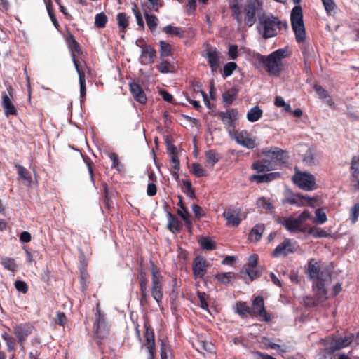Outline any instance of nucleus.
<instances>
[{"instance_id":"obj_30","label":"nucleus","mask_w":359,"mask_h":359,"mask_svg":"<svg viewBox=\"0 0 359 359\" xmlns=\"http://www.w3.org/2000/svg\"><path fill=\"white\" fill-rule=\"evenodd\" d=\"M18 169V173L20 179L27 185H30L32 183V177L29 171L21 165H16Z\"/></svg>"},{"instance_id":"obj_5","label":"nucleus","mask_w":359,"mask_h":359,"mask_svg":"<svg viewBox=\"0 0 359 359\" xmlns=\"http://www.w3.org/2000/svg\"><path fill=\"white\" fill-rule=\"evenodd\" d=\"M151 292L154 299L159 304L163 298V278L159 270L151 262Z\"/></svg>"},{"instance_id":"obj_14","label":"nucleus","mask_w":359,"mask_h":359,"mask_svg":"<svg viewBox=\"0 0 359 359\" xmlns=\"http://www.w3.org/2000/svg\"><path fill=\"white\" fill-rule=\"evenodd\" d=\"M208 266V262L203 257H198L193 264V272L196 278H203Z\"/></svg>"},{"instance_id":"obj_38","label":"nucleus","mask_w":359,"mask_h":359,"mask_svg":"<svg viewBox=\"0 0 359 359\" xmlns=\"http://www.w3.org/2000/svg\"><path fill=\"white\" fill-rule=\"evenodd\" d=\"M205 156L207 158L206 166L210 168H213L215 164L219 161V155L212 151H206Z\"/></svg>"},{"instance_id":"obj_18","label":"nucleus","mask_w":359,"mask_h":359,"mask_svg":"<svg viewBox=\"0 0 359 359\" xmlns=\"http://www.w3.org/2000/svg\"><path fill=\"white\" fill-rule=\"evenodd\" d=\"M130 90L133 98L140 104L147 102V96L142 87L137 83H130Z\"/></svg>"},{"instance_id":"obj_3","label":"nucleus","mask_w":359,"mask_h":359,"mask_svg":"<svg viewBox=\"0 0 359 359\" xmlns=\"http://www.w3.org/2000/svg\"><path fill=\"white\" fill-rule=\"evenodd\" d=\"M280 25V20L273 15H263L259 18L257 30L264 39H268L277 34Z\"/></svg>"},{"instance_id":"obj_7","label":"nucleus","mask_w":359,"mask_h":359,"mask_svg":"<svg viewBox=\"0 0 359 359\" xmlns=\"http://www.w3.org/2000/svg\"><path fill=\"white\" fill-rule=\"evenodd\" d=\"M229 135L238 144L247 149H252L257 145V138L255 137H252L250 133L245 130H235Z\"/></svg>"},{"instance_id":"obj_8","label":"nucleus","mask_w":359,"mask_h":359,"mask_svg":"<svg viewBox=\"0 0 359 359\" xmlns=\"http://www.w3.org/2000/svg\"><path fill=\"white\" fill-rule=\"evenodd\" d=\"M33 330L34 326L30 323L15 324L13 326V334L17 337L20 349L24 353H25L24 342Z\"/></svg>"},{"instance_id":"obj_50","label":"nucleus","mask_w":359,"mask_h":359,"mask_svg":"<svg viewBox=\"0 0 359 359\" xmlns=\"http://www.w3.org/2000/svg\"><path fill=\"white\" fill-rule=\"evenodd\" d=\"M107 22V17L104 13H100L95 15V25L97 27H104Z\"/></svg>"},{"instance_id":"obj_51","label":"nucleus","mask_w":359,"mask_h":359,"mask_svg":"<svg viewBox=\"0 0 359 359\" xmlns=\"http://www.w3.org/2000/svg\"><path fill=\"white\" fill-rule=\"evenodd\" d=\"M309 233L315 238H325L329 235L327 231L318 227L310 229Z\"/></svg>"},{"instance_id":"obj_56","label":"nucleus","mask_w":359,"mask_h":359,"mask_svg":"<svg viewBox=\"0 0 359 359\" xmlns=\"http://www.w3.org/2000/svg\"><path fill=\"white\" fill-rule=\"evenodd\" d=\"M232 15L236 19L238 25L240 26L243 22V16L240 7L237 4L231 6Z\"/></svg>"},{"instance_id":"obj_1","label":"nucleus","mask_w":359,"mask_h":359,"mask_svg":"<svg viewBox=\"0 0 359 359\" xmlns=\"http://www.w3.org/2000/svg\"><path fill=\"white\" fill-rule=\"evenodd\" d=\"M307 273L313 280V290L318 301L323 302L327 299V286L331 283V275L327 270H321L320 264L314 259L308 264Z\"/></svg>"},{"instance_id":"obj_6","label":"nucleus","mask_w":359,"mask_h":359,"mask_svg":"<svg viewBox=\"0 0 359 359\" xmlns=\"http://www.w3.org/2000/svg\"><path fill=\"white\" fill-rule=\"evenodd\" d=\"M292 180L298 187L304 191H313L317 188L314 176L309 172L297 171Z\"/></svg>"},{"instance_id":"obj_24","label":"nucleus","mask_w":359,"mask_h":359,"mask_svg":"<svg viewBox=\"0 0 359 359\" xmlns=\"http://www.w3.org/2000/svg\"><path fill=\"white\" fill-rule=\"evenodd\" d=\"M279 223L283 225L285 229L290 232L298 230L301 226L294 217L280 219Z\"/></svg>"},{"instance_id":"obj_11","label":"nucleus","mask_w":359,"mask_h":359,"mask_svg":"<svg viewBox=\"0 0 359 359\" xmlns=\"http://www.w3.org/2000/svg\"><path fill=\"white\" fill-rule=\"evenodd\" d=\"M223 123L226 126L229 133L230 134L234 129V121L238 119V113L234 109H229L226 111L219 114Z\"/></svg>"},{"instance_id":"obj_36","label":"nucleus","mask_w":359,"mask_h":359,"mask_svg":"<svg viewBox=\"0 0 359 359\" xmlns=\"http://www.w3.org/2000/svg\"><path fill=\"white\" fill-rule=\"evenodd\" d=\"M233 278L234 273L231 272L220 273L215 276L217 281L224 285L229 284Z\"/></svg>"},{"instance_id":"obj_39","label":"nucleus","mask_w":359,"mask_h":359,"mask_svg":"<svg viewBox=\"0 0 359 359\" xmlns=\"http://www.w3.org/2000/svg\"><path fill=\"white\" fill-rule=\"evenodd\" d=\"M168 228L173 233L179 232L180 229V222L170 212L168 214Z\"/></svg>"},{"instance_id":"obj_33","label":"nucleus","mask_w":359,"mask_h":359,"mask_svg":"<svg viewBox=\"0 0 359 359\" xmlns=\"http://www.w3.org/2000/svg\"><path fill=\"white\" fill-rule=\"evenodd\" d=\"M303 161L307 165H315L318 162L316 152L313 149H309L304 154Z\"/></svg>"},{"instance_id":"obj_61","label":"nucleus","mask_w":359,"mask_h":359,"mask_svg":"<svg viewBox=\"0 0 359 359\" xmlns=\"http://www.w3.org/2000/svg\"><path fill=\"white\" fill-rule=\"evenodd\" d=\"M161 359H171V354L169 348L165 344H162L161 352Z\"/></svg>"},{"instance_id":"obj_58","label":"nucleus","mask_w":359,"mask_h":359,"mask_svg":"<svg viewBox=\"0 0 359 359\" xmlns=\"http://www.w3.org/2000/svg\"><path fill=\"white\" fill-rule=\"evenodd\" d=\"M199 243H200L201 248L205 250H212L215 248L213 242L208 238H202L199 241Z\"/></svg>"},{"instance_id":"obj_16","label":"nucleus","mask_w":359,"mask_h":359,"mask_svg":"<svg viewBox=\"0 0 359 359\" xmlns=\"http://www.w3.org/2000/svg\"><path fill=\"white\" fill-rule=\"evenodd\" d=\"M252 168L258 172H263L276 170V166L273 165V163H271L270 160L265 156L264 158L254 162L252 165Z\"/></svg>"},{"instance_id":"obj_10","label":"nucleus","mask_w":359,"mask_h":359,"mask_svg":"<svg viewBox=\"0 0 359 359\" xmlns=\"http://www.w3.org/2000/svg\"><path fill=\"white\" fill-rule=\"evenodd\" d=\"M296 250L295 243L290 239H285L272 252L273 257H285Z\"/></svg>"},{"instance_id":"obj_52","label":"nucleus","mask_w":359,"mask_h":359,"mask_svg":"<svg viewBox=\"0 0 359 359\" xmlns=\"http://www.w3.org/2000/svg\"><path fill=\"white\" fill-rule=\"evenodd\" d=\"M237 68V65L233 62H229L224 66L223 77L226 78L231 76L233 72Z\"/></svg>"},{"instance_id":"obj_12","label":"nucleus","mask_w":359,"mask_h":359,"mask_svg":"<svg viewBox=\"0 0 359 359\" xmlns=\"http://www.w3.org/2000/svg\"><path fill=\"white\" fill-rule=\"evenodd\" d=\"M141 54L140 55V62L142 65H149L154 62L156 56V50L149 45L140 46Z\"/></svg>"},{"instance_id":"obj_31","label":"nucleus","mask_w":359,"mask_h":359,"mask_svg":"<svg viewBox=\"0 0 359 359\" xmlns=\"http://www.w3.org/2000/svg\"><path fill=\"white\" fill-rule=\"evenodd\" d=\"M256 205L258 208L266 210L269 211H272L274 208L273 202L266 197L259 198L256 201Z\"/></svg>"},{"instance_id":"obj_19","label":"nucleus","mask_w":359,"mask_h":359,"mask_svg":"<svg viewBox=\"0 0 359 359\" xmlns=\"http://www.w3.org/2000/svg\"><path fill=\"white\" fill-rule=\"evenodd\" d=\"M2 107L4 111L5 116L6 117H9L10 116H15L17 115V109L13 104L11 99L9 96L4 93L2 94Z\"/></svg>"},{"instance_id":"obj_49","label":"nucleus","mask_w":359,"mask_h":359,"mask_svg":"<svg viewBox=\"0 0 359 359\" xmlns=\"http://www.w3.org/2000/svg\"><path fill=\"white\" fill-rule=\"evenodd\" d=\"M170 165L172 167V174L177 178L178 177V171L180 170V161L177 156H171Z\"/></svg>"},{"instance_id":"obj_29","label":"nucleus","mask_w":359,"mask_h":359,"mask_svg":"<svg viewBox=\"0 0 359 359\" xmlns=\"http://www.w3.org/2000/svg\"><path fill=\"white\" fill-rule=\"evenodd\" d=\"M263 114V111L258 107H252L247 113V119L251 123L257 121Z\"/></svg>"},{"instance_id":"obj_13","label":"nucleus","mask_w":359,"mask_h":359,"mask_svg":"<svg viewBox=\"0 0 359 359\" xmlns=\"http://www.w3.org/2000/svg\"><path fill=\"white\" fill-rule=\"evenodd\" d=\"M252 310L265 321L269 320V317L264 309V299L262 297H257L252 302Z\"/></svg>"},{"instance_id":"obj_32","label":"nucleus","mask_w":359,"mask_h":359,"mask_svg":"<svg viewBox=\"0 0 359 359\" xmlns=\"http://www.w3.org/2000/svg\"><path fill=\"white\" fill-rule=\"evenodd\" d=\"M162 30L171 36H179L180 38L184 36V31L181 28L170 25L164 27Z\"/></svg>"},{"instance_id":"obj_64","label":"nucleus","mask_w":359,"mask_h":359,"mask_svg":"<svg viewBox=\"0 0 359 359\" xmlns=\"http://www.w3.org/2000/svg\"><path fill=\"white\" fill-rule=\"evenodd\" d=\"M252 354L255 359H276L269 355L259 351L254 352Z\"/></svg>"},{"instance_id":"obj_20","label":"nucleus","mask_w":359,"mask_h":359,"mask_svg":"<svg viewBox=\"0 0 359 359\" xmlns=\"http://www.w3.org/2000/svg\"><path fill=\"white\" fill-rule=\"evenodd\" d=\"M353 337L352 334H348L332 341L330 346L331 351H334L348 346L351 343Z\"/></svg>"},{"instance_id":"obj_40","label":"nucleus","mask_w":359,"mask_h":359,"mask_svg":"<svg viewBox=\"0 0 359 359\" xmlns=\"http://www.w3.org/2000/svg\"><path fill=\"white\" fill-rule=\"evenodd\" d=\"M2 338L6 342L8 352H11L15 350L16 340L13 337L8 334L6 332H4L2 334Z\"/></svg>"},{"instance_id":"obj_53","label":"nucleus","mask_w":359,"mask_h":359,"mask_svg":"<svg viewBox=\"0 0 359 359\" xmlns=\"http://www.w3.org/2000/svg\"><path fill=\"white\" fill-rule=\"evenodd\" d=\"M132 11L136 18L137 25L143 29L144 28V20L142 14L140 11L138 10L137 6L136 4H134Z\"/></svg>"},{"instance_id":"obj_47","label":"nucleus","mask_w":359,"mask_h":359,"mask_svg":"<svg viewBox=\"0 0 359 359\" xmlns=\"http://www.w3.org/2000/svg\"><path fill=\"white\" fill-rule=\"evenodd\" d=\"M191 172L197 177L206 176L208 175L207 171L203 168V166L198 163L192 164Z\"/></svg>"},{"instance_id":"obj_42","label":"nucleus","mask_w":359,"mask_h":359,"mask_svg":"<svg viewBox=\"0 0 359 359\" xmlns=\"http://www.w3.org/2000/svg\"><path fill=\"white\" fill-rule=\"evenodd\" d=\"M351 175L353 178L359 177V156H353L351 161Z\"/></svg>"},{"instance_id":"obj_27","label":"nucleus","mask_w":359,"mask_h":359,"mask_svg":"<svg viewBox=\"0 0 359 359\" xmlns=\"http://www.w3.org/2000/svg\"><path fill=\"white\" fill-rule=\"evenodd\" d=\"M314 89L316 91L320 99L324 100L325 102L329 105L330 107H334V102H333L331 97L329 95L327 90H325L323 88H322L320 86L316 85L314 86Z\"/></svg>"},{"instance_id":"obj_46","label":"nucleus","mask_w":359,"mask_h":359,"mask_svg":"<svg viewBox=\"0 0 359 359\" xmlns=\"http://www.w3.org/2000/svg\"><path fill=\"white\" fill-rule=\"evenodd\" d=\"M156 68L161 73L167 74L172 72L173 67L168 60H162Z\"/></svg>"},{"instance_id":"obj_43","label":"nucleus","mask_w":359,"mask_h":359,"mask_svg":"<svg viewBox=\"0 0 359 359\" xmlns=\"http://www.w3.org/2000/svg\"><path fill=\"white\" fill-rule=\"evenodd\" d=\"M116 20L119 27L123 32H125L129 23V17L125 13H119Z\"/></svg>"},{"instance_id":"obj_28","label":"nucleus","mask_w":359,"mask_h":359,"mask_svg":"<svg viewBox=\"0 0 359 359\" xmlns=\"http://www.w3.org/2000/svg\"><path fill=\"white\" fill-rule=\"evenodd\" d=\"M266 56L257 53L248 52V60L255 66H264L266 62Z\"/></svg>"},{"instance_id":"obj_23","label":"nucleus","mask_w":359,"mask_h":359,"mask_svg":"<svg viewBox=\"0 0 359 359\" xmlns=\"http://www.w3.org/2000/svg\"><path fill=\"white\" fill-rule=\"evenodd\" d=\"M72 60L74 64L76 72H78L79 77V84H80V93L82 97H84L86 92V81H85V73L80 69L78 62L76 60L74 55L72 54Z\"/></svg>"},{"instance_id":"obj_44","label":"nucleus","mask_w":359,"mask_h":359,"mask_svg":"<svg viewBox=\"0 0 359 359\" xmlns=\"http://www.w3.org/2000/svg\"><path fill=\"white\" fill-rule=\"evenodd\" d=\"M236 311L241 316H246L250 313L251 310L245 302H239L236 304Z\"/></svg>"},{"instance_id":"obj_15","label":"nucleus","mask_w":359,"mask_h":359,"mask_svg":"<svg viewBox=\"0 0 359 359\" xmlns=\"http://www.w3.org/2000/svg\"><path fill=\"white\" fill-rule=\"evenodd\" d=\"M256 4L254 2L248 4L245 8L244 22L249 27L252 26L256 21Z\"/></svg>"},{"instance_id":"obj_21","label":"nucleus","mask_w":359,"mask_h":359,"mask_svg":"<svg viewBox=\"0 0 359 359\" xmlns=\"http://www.w3.org/2000/svg\"><path fill=\"white\" fill-rule=\"evenodd\" d=\"M145 338L147 352L149 353L148 359H153L156 353L155 341L153 332L149 330V329H147L145 332Z\"/></svg>"},{"instance_id":"obj_37","label":"nucleus","mask_w":359,"mask_h":359,"mask_svg":"<svg viewBox=\"0 0 359 359\" xmlns=\"http://www.w3.org/2000/svg\"><path fill=\"white\" fill-rule=\"evenodd\" d=\"M327 15H332L336 13L337 6L334 0H321Z\"/></svg>"},{"instance_id":"obj_60","label":"nucleus","mask_w":359,"mask_h":359,"mask_svg":"<svg viewBox=\"0 0 359 359\" xmlns=\"http://www.w3.org/2000/svg\"><path fill=\"white\" fill-rule=\"evenodd\" d=\"M311 214L309 210L303 211L297 218L296 219L299 222L300 225L303 224L306 220L311 218Z\"/></svg>"},{"instance_id":"obj_26","label":"nucleus","mask_w":359,"mask_h":359,"mask_svg":"<svg viewBox=\"0 0 359 359\" xmlns=\"http://www.w3.org/2000/svg\"><path fill=\"white\" fill-rule=\"evenodd\" d=\"M264 231V226L262 224L255 225L249 233V240L252 242H257L262 237Z\"/></svg>"},{"instance_id":"obj_17","label":"nucleus","mask_w":359,"mask_h":359,"mask_svg":"<svg viewBox=\"0 0 359 359\" xmlns=\"http://www.w3.org/2000/svg\"><path fill=\"white\" fill-rule=\"evenodd\" d=\"M240 212L237 210H228L223 212V216L226 220V225L236 227L239 225L241 218Z\"/></svg>"},{"instance_id":"obj_59","label":"nucleus","mask_w":359,"mask_h":359,"mask_svg":"<svg viewBox=\"0 0 359 359\" xmlns=\"http://www.w3.org/2000/svg\"><path fill=\"white\" fill-rule=\"evenodd\" d=\"M16 290L20 292L25 294L28 290L27 285L22 280H17L15 283Z\"/></svg>"},{"instance_id":"obj_22","label":"nucleus","mask_w":359,"mask_h":359,"mask_svg":"<svg viewBox=\"0 0 359 359\" xmlns=\"http://www.w3.org/2000/svg\"><path fill=\"white\" fill-rule=\"evenodd\" d=\"M206 58L210 64L212 72H216L219 67V53L214 49H209L207 51Z\"/></svg>"},{"instance_id":"obj_48","label":"nucleus","mask_w":359,"mask_h":359,"mask_svg":"<svg viewBox=\"0 0 359 359\" xmlns=\"http://www.w3.org/2000/svg\"><path fill=\"white\" fill-rule=\"evenodd\" d=\"M139 278H140V285L141 293L142 295V302H143L144 301H146V298H147V280L144 278L142 273H140Z\"/></svg>"},{"instance_id":"obj_54","label":"nucleus","mask_w":359,"mask_h":359,"mask_svg":"<svg viewBox=\"0 0 359 359\" xmlns=\"http://www.w3.org/2000/svg\"><path fill=\"white\" fill-rule=\"evenodd\" d=\"M132 11L136 18L137 25L143 29L144 28V20L142 14L140 11L138 10L137 6L136 4H134Z\"/></svg>"},{"instance_id":"obj_34","label":"nucleus","mask_w":359,"mask_h":359,"mask_svg":"<svg viewBox=\"0 0 359 359\" xmlns=\"http://www.w3.org/2000/svg\"><path fill=\"white\" fill-rule=\"evenodd\" d=\"M327 220V215L322 208H318L315 211V217H313V222L317 225H320Z\"/></svg>"},{"instance_id":"obj_25","label":"nucleus","mask_w":359,"mask_h":359,"mask_svg":"<svg viewBox=\"0 0 359 359\" xmlns=\"http://www.w3.org/2000/svg\"><path fill=\"white\" fill-rule=\"evenodd\" d=\"M258 255L256 254L252 255L248 258V267L246 269V273L250 277V280H252L256 276V271L255 268L257 264Z\"/></svg>"},{"instance_id":"obj_63","label":"nucleus","mask_w":359,"mask_h":359,"mask_svg":"<svg viewBox=\"0 0 359 359\" xmlns=\"http://www.w3.org/2000/svg\"><path fill=\"white\" fill-rule=\"evenodd\" d=\"M55 322L60 326H65L67 323V318L65 313L62 312H58L57 313Z\"/></svg>"},{"instance_id":"obj_57","label":"nucleus","mask_w":359,"mask_h":359,"mask_svg":"<svg viewBox=\"0 0 359 359\" xmlns=\"http://www.w3.org/2000/svg\"><path fill=\"white\" fill-rule=\"evenodd\" d=\"M350 219L355 224L359 217V203H355L350 210Z\"/></svg>"},{"instance_id":"obj_4","label":"nucleus","mask_w":359,"mask_h":359,"mask_svg":"<svg viewBox=\"0 0 359 359\" xmlns=\"http://www.w3.org/2000/svg\"><path fill=\"white\" fill-rule=\"evenodd\" d=\"M288 55L287 50L284 48L278 49L266 57L264 67L269 74L278 76L283 69V60Z\"/></svg>"},{"instance_id":"obj_41","label":"nucleus","mask_w":359,"mask_h":359,"mask_svg":"<svg viewBox=\"0 0 359 359\" xmlns=\"http://www.w3.org/2000/svg\"><path fill=\"white\" fill-rule=\"evenodd\" d=\"M147 25L151 32H154L158 25V20L154 15L145 13Z\"/></svg>"},{"instance_id":"obj_35","label":"nucleus","mask_w":359,"mask_h":359,"mask_svg":"<svg viewBox=\"0 0 359 359\" xmlns=\"http://www.w3.org/2000/svg\"><path fill=\"white\" fill-rule=\"evenodd\" d=\"M0 262L6 270L12 272H15L17 270V264L14 259L10 257H2Z\"/></svg>"},{"instance_id":"obj_9","label":"nucleus","mask_w":359,"mask_h":359,"mask_svg":"<svg viewBox=\"0 0 359 359\" xmlns=\"http://www.w3.org/2000/svg\"><path fill=\"white\" fill-rule=\"evenodd\" d=\"M262 154L270 160L271 163H273L276 169L278 165L285 163L287 160L286 151L277 147L271 149H265L262 151Z\"/></svg>"},{"instance_id":"obj_2","label":"nucleus","mask_w":359,"mask_h":359,"mask_svg":"<svg viewBox=\"0 0 359 359\" xmlns=\"http://www.w3.org/2000/svg\"><path fill=\"white\" fill-rule=\"evenodd\" d=\"M297 4L292 10L290 20L292 29L298 42H303L306 39V31L303 21V13L299 3L301 0H292Z\"/></svg>"},{"instance_id":"obj_62","label":"nucleus","mask_w":359,"mask_h":359,"mask_svg":"<svg viewBox=\"0 0 359 359\" xmlns=\"http://www.w3.org/2000/svg\"><path fill=\"white\" fill-rule=\"evenodd\" d=\"M177 213L182 217V219L185 222L186 224L190 223L189 220V214L184 206H182V209L178 210Z\"/></svg>"},{"instance_id":"obj_45","label":"nucleus","mask_w":359,"mask_h":359,"mask_svg":"<svg viewBox=\"0 0 359 359\" xmlns=\"http://www.w3.org/2000/svg\"><path fill=\"white\" fill-rule=\"evenodd\" d=\"M161 50H160V55L161 57H168L171 55L172 54V46L165 42L164 41H160L159 42Z\"/></svg>"},{"instance_id":"obj_55","label":"nucleus","mask_w":359,"mask_h":359,"mask_svg":"<svg viewBox=\"0 0 359 359\" xmlns=\"http://www.w3.org/2000/svg\"><path fill=\"white\" fill-rule=\"evenodd\" d=\"M236 96V91L233 89L228 90L223 95V102L227 104H231Z\"/></svg>"}]
</instances>
